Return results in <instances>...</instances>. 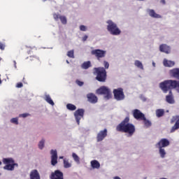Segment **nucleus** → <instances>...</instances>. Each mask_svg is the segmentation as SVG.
<instances>
[{"label": "nucleus", "instance_id": "f257e3e1", "mask_svg": "<svg viewBox=\"0 0 179 179\" xmlns=\"http://www.w3.org/2000/svg\"><path fill=\"white\" fill-rule=\"evenodd\" d=\"M117 132L127 134L128 136H132L135 134V125L129 122V117H126L117 127Z\"/></svg>", "mask_w": 179, "mask_h": 179}, {"label": "nucleus", "instance_id": "f03ea898", "mask_svg": "<svg viewBox=\"0 0 179 179\" xmlns=\"http://www.w3.org/2000/svg\"><path fill=\"white\" fill-rule=\"evenodd\" d=\"M159 87L163 93H167L173 89H177V80H166L159 83Z\"/></svg>", "mask_w": 179, "mask_h": 179}, {"label": "nucleus", "instance_id": "7ed1b4c3", "mask_svg": "<svg viewBox=\"0 0 179 179\" xmlns=\"http://www.w3.org/2000/svg\"><path fill=\"white\" fill-rule=\"evenodd\" d=\"M107 30L110 34H112V36H120L121 34V29L118 28V26H117L115 22L109 20L107 21Z\"/></svg>", "mask_w": 179, "mask_h": 179}, {"label": "nucleus", "instance_id": "20e7f679", "mask_svg": "<svg viewBox=\"0 0 179 179\" xmlns=\"http://www.w3.org/2000/svg\"><path fill=\"white\" fill-rule=\"evenodd\" d=\"M96 75V79L98 82H106L107 80V71L104 67L94 68Z\"/></svg>", "mask_w": 179, "mask_h": 179}, {"label": "nucleus", "instance_id": "39448f33", "mask_svg": "<svg viewBox=\"0 0 179 179\" xmlns=\"http://www.w3.org/2000/svg\"><path fill=\"white\" fill-rule=\"evenodd\" d=\"M3 163L6 164V166H3V169L8 171H13L15 167H19V164L15 163V159L12 157L3 159Z\"/></svg>", "mask_w": 179, "mask_h": 179}, {"label": "nucleus", "instance_id": "423d86ee", "mask_svg": "<svg viewBox=\"0 0 179 179\" xmlns=\"http://www.w3.org/2000/svg\"><path fill=\"white\" fill-rule=\"evenodd\" d=\"M113 96L115 100L117 101H121L125 99V94H124V89L119 87L117 89L113 90Z\"/></svg>", "mask_w": 179, "mask_h": 179}, {"label": "nucleus", "instance_id": "0eeeda50", "mask_svg": "<svg viewBox=\"0 0 179 179\" xmlns=\"http://www.w3.org/2000/svg\"><path fill=\"white\" fill-rule=\"evenodd\" d=\"M91 54L92 55H94L98 61H100L101 58H104L106 57L107 51L101 49H95L91 51Z\"/></svg>", "mask_w": 179, "mask_h": 179}, {"label": "nucleus", "instance_id": "6e6552de", "mask_svg": "<svg viewBox=\"0 0 179 179\" xmlns=\"http://www.w3.org/2000/svg\"><path fill=\"white\" fill-rule=\"evenodd\" d=\"M97 94H106V99H111V92H110V89H108L106 86L101 87L99 89L96 90Z\"/></svg>", "mask_w": 179, "mask_h": 179}, {"label": "nucleus", "instance_id": "1a4fd4ad", "mask_svg": "<svg viewBox=\"0 0 179 179\" xmlns=\"http://www.w3.org/2000/svg\"><path fill=\"white\" fill-rule=\"evenodd\" d=\"M84 116L85 109L80 108L76 110V112L74 113V117L76 118L78 125L80 124V120H82V118H83Z\"/></svg>", "mask_w": 179, "mask_h": 179}, {"label": "nucleus", "instance_id": "9d476101", "mask_svg": "<svg viewBox=\"0 0 179 179\" xmlns=\"http://www.w3.org/2000/svg\"><path fill=\"white\" fill-rule=\"evenodd\" d=\"M174 122L176 123L171 129V131H170L171 134H173V132H176L177 129H179V116L178 115L173 116V117L171 118V124H173Z\"/></svg>", "mask_w": 179, "mask_h": 179}, {"label": "nucleus", "instance_id": "9b49d317", "mask_svg": "<svg viewBox=\"0 0 179 179\" xmlns=\"http://www.w3.org/2000/svg\"><path fill=\"white\" fill-rule=\"evenodd\" d=\"M170 145V141L167 138H162L156 145V148H167Z\"/></svg>", "mask_w": 179, "mask_h": 179}, {"label": "nucleus", "instance_id": "f8f14e48", "mask_svg": "<svg viewBox=\"0 0 179 179\" xmlns=\"http://www.w3.org/2000/svg\"><path fill=\"white\" fill-rule=\"evenodd\" d=\"M133 117L135 120H141V121L145 120V114L141 112L138 109H134L133 110Z\"/></svg>", "mask_w": 179, "mask_h": 179}, {"label": "nucleus", "instance_id": "ddd939ff", "mask_svg": "<svg viewBox=\"0 0 179 179\" xmlns=\"http://www.w3.org/2000/svg\"><path fill=\"white\" fill-rule=\"evenodd\" d=\"M51 156V164L52 166H55L58 163V154L56 150H51L50 151Z\"/></svg>", "mask_w": 179, "mask_h": 179}, {"label": "nucleus", "instance_id": "4468645a", "mask_svg": "<svg viewBox=\"0 0 179 179\" xmlns=\"http://www.w3.org/2000/svg\"><path fill=\"white\" fill-rule=\"evenodd\" d=\"M50 179H64V173L59 170L52 172L50 176Z\"/></svg>", "mask_w": 179, "mask_h": 179}, {"label": "nucleus", "instance_id": "2eb2a0df", "mask_svg": "<svg viewBox=\"0 0 179 179\" xmlns=\"http://www.w3.org/2000/svg\"><path fill=\"white\" fill-rule=\"evenodd\" d=\"M107 136V129L100 131L96 136L97 142H101Z\"/></svg>", "mask_w": 179, "mask_h": 179}, {"label": "nucleus", "instance_id": "dca6fc26", "mask_svg": "<svg viewBox=\"0 0 179 179\" xmlns=\"http://www.w3.org/2000/svg\"><path fill=\"white\" fill-rule=\"evenodd\" d=\"M53 17L56 21L59 19L62 24H66V23H68V20H66V17H65V15H61L59 14L55 13L53 14Z\"/></svg>", "mask_w": 179, "mask_h": 179}, {"label": "nucleus", "instance_id": "f3484780", "mask_svg": "<svg viewBox=\"0 0 179 179\" xmlns=\"http://www.w3.org/2000/svg\"><path fill=\"white\" fill-rule=\"evenodd\" d=\"M87 97L88 101L90 103H92V104H96V103H97L99 100L97 96L93 93L87 94Z\"/></svg>", "mask_w": 179, "mask_h": 179}, {"label": "nucleus", "instance_id": "a211bd4d", "mask_svg": "<svg viewBox=\"0 0 179 179\" xmlns=\"http://www.w3.org/2000/svg\"><path fill=\"white\" fill-rule=\"evenodd\" d=\"M170 46L166 44H162L159 45V51L161 52H165V54H170Z\"/></svg>", "mask_w": 179, "mask_h": 179}, {"label": "nucleus", "instance_id": "6ab92c4d", "mask_svg": "<svg viewBox=\"0 0 179 179\" xmlns=\"http://www.w3.org/2000/svg\"><path fill=\"white\" fill-rule=\"evenodd\" d=\"M29 177L30 179H41L40 173L36 169H34L31 171Z\"/></svg>", "mask_w": 179, "mask_h": 179}, {"label": "nucleus", "instance_id": "aec40b11", "mask_svg": "<svg viewBox=\"0 0 179 179\" xmlns=\"http://www.w3.org/2000/svg\"><path fill=\"white\" fill-rule=\"evenodd\" d=\"M166 100L169 104H174V96L171 90L169 91V94L166 95Z\"/></svg>", "mask_w": 179, "mask_h": 179}, {"label": "nucleus", "instance_id": "412c9836", "mask_svg": "<svg viewBox=\"0 0 179 179\" xmlns=\"http://www.w3.org/2000/svg\"><path fill=\"white\" fill-rule=\"evenodd\" d=\"M170 75L171 76H173V78H175L179 80V69H173L171 70Z\"/></svg>", "mask_w": 179, "mask_h": 179}, {"label": "nucleus", "instance_id": "4be33fe9", "mask_svg": "<svg viewBox=\"0 0 179 179\" xmlns=\"http://www.w3.org/2000/svg\"><path fill=\"white\" fill-rule=\"evenodd\" d=\"M148 13L151 17H154L155 19L162 18V15L156 13V12H155V10H149Z\"/></svg>", "mask_w": 179, "mask_h": 179}, {"label": "nucleus", "instance_id": "5701e85b", "mask_svg": "<svg viewBox=\"0 0 179 179\" xmlns=\"http://www.w3.org/2000/svg\"><path fill=\"white\" fill-rule=\"evenodd\" d=\"M164 65L166 67L169 68H171V66H174V65H176V63L173 61H169L166 59H164V62H163Z\"/></svg>", "mask_w": 179, "mask_h": 179}, {"label": "nucleus", "instance_id": "b1692460", "mask_svg": "<svg viewBox=\"0 0 179 179\" xmlns=\"http://www.w3.org/2000/svg\"><path fill=\"white\" fill-rule=\"evenodd\" d=\"M91 66L92 62L90 61L84 62L81 65V68L83 69H89V68H91Z\"/></svg>", "mask_w": 179, "mask_h": 179}, {"label": "nucleus", "instance_id": "393cba45", "mask_svg": "<svg viewBox=\"0 0 179 179\" xmlns=\"http://www.w3.org/2000/svg\"><path fill=\"white\" fill-rule=\"evenodd\" d=\"M91 166L92 169H100V162L96 159L92 160L91 161Z\"/></svg>", "mask_w": 179, "mask_h": 179}, {"label": "nucleus", "instance_id": "a878e982", "mask_svg": "<svg viewBox=\"0 0 179 179\" xmlns=\"http://www.w3.org/2000/svg\"><path fill=\"white\" fill-rule=\"evenodd\" d=\"M141 121H143L144 125L145 127H146V128H149L150 127H152V122L146 119V117H145V119H143Z\"/></svg>", "mask_w": 179, "mask_h": 179}, {"label": "nucleus", "instance_id": "bb28decb", "mask_svg": "<svg viewBox=\"0 0 179 179\" xmlns=\"http://www.w3.org/2000/svg\"><path fill=\"white\" fill-rule=\"evenodd\" d=\"M64 163V169H69L70 167H72V164L69 162V160L64 159L63 161Z\"/></svg>", "mask_w": 179, "mask_h": 179}, {"label": "nucleus", "instance_id": "cd10ccee", "mask_svg": "<svg viewBox=\"0 0 179 179\" xmlns=\"http://www.w3.org/2000/svg\"><path fill=\"white\" fill-rule=\"evenodd\" d=\"M45 101H47V103L50 104V106H54V101H52V99H51V96L50 95H45Z\"/></svg>", "mask_w": 179, "mask_h": 179}, {"label": "nucleus", "instance_id": "c85d7f7f", "mask_svg": "<svg viewBox=\"0 0 179 179\" xmlns=\"http://www.w3.org/2000/svg\"><path fill=\"white\" fill-rule=\"evenodd\" d=\"M156 115L158 118L164 115V110L163 109H157L156 110Z\"/></svg>", "mask_w": 179, "mask_h": 179}, {"label": "nucleus", "instance_id": "c756f323", "mask_svg": "<svg viewBox=\"0 0 179 179\" xmlns=\"http://www.w3.org/2000/svg\"><path fill=\"white\" fill-rule=\"evenodd\" d=\"M159 149V153L162 159H164L166 157V150L164 148H158Z\"/></svg>", "mask_w": 179, "mask_h": 179}, {"label": "nucleus", "instance_id": "7c9ffc66", "mask_svg": "<svg viewBox=\"0 0 179 179\" xmlns=\"http://www.w3.org/2000/svg\"><path fill=\"white\" fill-rule=\"evenodd\" d=\"M67 110H69L70 111H75L76 110V106L72 104V103H68L66 105Z\"/></svg>", "mask_w": 179, "mask_h": 179}, {"label": "nucleus", "instance_id": "2f4dec72", "mask_svg": "<svg viewBox=\"0 0 179 179\" xmlns=\"http://www.w3.org/2000/svg\"><path fill=\"white\" fill-rule=\"evenodd\" d=\"M72 157L73 159V160L76 162V163H80V158H79V156H78V155H76V153L73 152L72 153Z\"/></svg>", "mask_w": 179, "mask_h": 179}, {"label": "nucleus", "instance_id": "473e14b6", "mask_svg": "<svg viewBox=\"0 0 179 179\" xmlns=\"http://www.w3.org/2000/svg\"><path fill=\"white\" fill-rule=\"evenodd\" d=\"M134 65L140 69H143V64H142V62H141L139 60H136L134 62Z\"/></svg>", "mask_w": 179, "mask_h": 179}, {"label": "nucleus", "instance_id": "72a5a7b5", "mask_svg": "<svg viewBox=\"0 0 179 179\" xmlns=\"http://www.w3.org/2000/svg\"><path fill=\"white\" fill-rule=\"evenodd\" d=\"M67 56H68L69 58H75V55H74L73 50H69V51L67 52Z\"/></svg>", "mask_w": 179, "mask_h": 179}, {"label": "nucleus", "instance_id": "f704fd0d", "mask_svg": "<svg viewBox=\"0 0 179 179\" xmlns=\"http://www.w3.org/2000/svg\"><path fill=\"white\" fill-rule=\"evenodd\" d=\"M10 122H12V124H15V125H18L19 120L17 119V117H14L10 120Z\"/></svg>", "mask_w": 179, "mask_h": 179}, {"label": "nucleus", "instance_id": "c9c22d12", "mask_svg": "<svg viewBox=\"0 0 179 179\" xmlns=\"http://www.w3.org/2000/svg\"><path fill=\"white\" fill-rule=\"evenodd\" d=\"M30 61H35V62H40V58H38L36 56H31Z\"/></svg>", "mask_w": 179, "mask_h": 179}, {"label": "nucleus", "instance_id": "e433bc0d", "mask_svg": "<svg viewBox=\"0 0 179 179\" xmlns=\"http://www.w3.org/2000/svg\"><path fill=\"white\" fill-rule=\"evenodd\" d=\"M44 142H45L44 139H42V140L39 142V143H38V148H39V149H43V148H44Z\"/></svg>", "mask_w": 179, "mask_h": 179}, {"label": "nucleus", "instance_id": "4c0bfd02", "mask_svg": "<svg viewBox=\"0 0 179 179\" xmlns=\"http://www.w3.org/2000/svg\"><path fill=\"white\" fill-rule=\"evenodd\" d=\"M103 66H104L105 71H106V69H108V68H110V64L108 63V62L104 61L103 62Z\"/></svg>", "mask_w": 179, "mask_h": 179}, {"label": "nucleus", "instance_id": "58836bf2", "mask_svg": "<svg viewBox=\"0 0 179 179\" xmlns=\"http://www.w3.org/2000/svg\"><path fill=\"white\" fill-rule=\"evenodd\" d=\"M87 29V28L86 27V26H85V25L80 26V30L81 31H86Z\"/></svg>", "mask_w": 179, "mask_h": 179}, {"label": "nucleus", "instance_id": "ea45409f", "mask_svg": "<svg viewBox=\"0 0 179 179\" xmlns=\"http://www.w3.org/2000/svg\"><path fill=\"white\" fill-rule=\"evenodd\" d=\"M76 83H77V85H78V86H83V81H80V80H76Z\"/></svg>", "mask_w": 179, "mask_h": 179}, {"label": "nucleus", "instance_id": "a19ab883", "mask_svg": "<svg viewBox=\"0 0 179 179\" xmlns=\"http://www.w3.org/2000/svg\"><path fill=\"white\" fill-rule=\"evenodd\" d=\"M29 115H30V114L23 113V114L20 115V117H22V118H26V117H29Z\"/></svg>", "mask_w": 179, "mask_h": 179}, {"label": "nucleus", "instance_id": "79ce46f5", "mask_svg": "<svg viewBox=\"0 0 179 179\" xmlns=\"http://www.w3.org/2000/svg\"><path fill=\"white\" fill-rule=\"evenodd\" d=\"M16 87H18V88L23 87V83H17Z\"/></svg>", "mask_w": 179, "mask_h": 179}, {"label": "nucleus", "instance_id": "37998d69", "mask_svg": "<svg viewBox=\"0 0 179 179\" xmlns=\"http://www.w3.org/2000/svg\"><path fill=\"white\" fill-rule=\"evenodd\" d=\"M0 50H5V46L1 42H0Z\"/></svg>", "mask_w": 179, "mask_h": 179}, {"label": "nucleus", "instance_id": "c03bdc74", "mask_svg": "<svg viewBox=\"0 0 179 179\" xmlns=\"http://www.w3.org/2000/svg\"><path fill=\"white\" fill-rule=\"evenodd\" d=\"M176 90L178 93H179V81H177V85H176Z\"/></svg>", "mask_w": 179, "mask_h": 179}, {"label": "nucleus", "instance_id": "a18cd8bd", "mask_svg": "<svg viewBox=\"0 0 179 179\" xmlns=\"http://www.w3.org/2000/svg\"><path fill=\"white\" fill-rule=\"evenodd\" d=\"M83 41H86V40H87V35H85L83 37Z\"/></svg>", "mask_w": 179, "mask_h": 179}, {"label": "nucleus", "instance_id": "49530a36", "mask_svg": "<svg viewBox=\"0 0 179 179\" xmlns=\"http://www.w3.org/2000/svg\"><path fill=\"white\" fill-rule=\"evenodd\" d=\"M14 64V68L16 69L17 68V66L16 65V60H13Z\"/></svg>", "mask_w": 179, "mask_h": 179}, {"label": "nucleus", "instance_id": "de8ad7c7", "mask_svg": "<svg viewBox=\"0 0 179 179\" xmlns=\"http://www.w3.org/2000/svg\"><path fill=\"white\" fill-rule=\"evenodd\" d=\"M161 3L166 5V0H161Z\"/></svg>", "mask_w": 179, "mask_h": 179}, {"label": "nucleus", "instance_id": "09e8293b", "mask_svg": "<svg viewBox=\"0 0 179 179\" xmlns=\"http://www.w3.org/2000/svg\"><path fill=\"white\" fill-rule=\"evenodd\" d=\"M114 179H121V178L118 177V176H116L114 178Z\"/></svg>", "mask_w": 179, "mask_h": 179}, {"label": "nucleus", "instance_id": "8fccbe9b", "mask_svg": "<svg viewBox=\"0 0 179 179\" xmlns=\"http://www.w3.org/2000/svg\"><path fill=\"white\" fill-rule=\"evenodd\" d=\"M153 66H155L156 64L155 62L152 63Z\"/></svg>", "mask_w": 179, "mask_h": 179}, {"label": "nucleus", "instance_id": "3c124183", "mask_svg": "<svg viewBox=\"0 0 179 179\" xmlns=\"http://www.w3.org/2000/svg\"><path fill=\"white\" fill-rule=\"evenodd\" d=\"M59 159H64V157H59Z\"/></svg>", "mask_w": 179, "mask_h": 179}, {"label": "nucleus", "instance_id": "603ef678", "mask_svg": "<svg viewBox=\"0 0 179 179\" xmlns=\"http://www.w3.org/2000/svg\"><path fill=\"white\" fill-rule=\"evenodd\" d=\"M1 165H2V162L0 161V166H1Z\"/></svg>", "mask_w": 179, "mask_h": 179}, {"label": "nucleus", "instance_id": "864d4df0", "mask_svg": "<svg viewBox=\"0 0 179 179\" xmlns=\"http://www.w3.org/2000/svg\"><path fill=\"white\" fill-rule=\"evenodd\" d=\"M67 64H69V62H68V60L66 61Z\"/></svg>", "mask_w": 179, "mask_h": 179}, {"label": "nucleus", "instance_id": "5fc2aeb1", "mask_svg": "<svg viewBox=\"0 0 179 179\" xmlns=\"http://www.w3.org/2000/svg\"><path fill=\"white\" fill-rule=\"evenodd\" d=\"M43 2H45V1H47V0H43Z\"/></svg>", "mask_w": 179, "mask_h": 179}, {"label": "nucleus", "instance_id": "6e6d98bb", "mask_svg": "<svg viewBox=\"0 0 179 179\" xmlns=\"http://www.w3.org/2000/svg\"><path fill=\"white\" fill-rule=\"evenodd\" d=\"M23 80H24V78H23Z\"/></svg>", "mask_w": 179, "mask_h": 179}, {"label": "nucleus", "instance_id": "4d7b16f0", "mask_svg": "<svg viewBox=\"0 0 179 179\" xmlns=\"http://www.w3.org/2000/svg\"><path fill=\"white\" fill-rule=\"evenodd\" d=\"M0 176H1V173H0Z\"/></svg>", "mask_w": 179, "mask_h": 179}]
</instances>
